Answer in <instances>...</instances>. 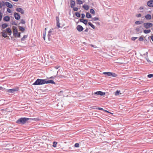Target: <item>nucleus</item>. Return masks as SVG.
<instances>
[{
    "mask_svg": "<svg viewBox=\"0 0 153 153\" xmlns=\"http://www.w3.org/2000/svg\"><path fill=\"white\" fill-rule=\"evenodd\" d=\"M29 120V119L28 118L21 117L16 120V123L19 124L23 125Z\"/></svg>",
    "mask_w": 153,
    "mask_h": 153,
    "instance_id": "1",
    "label": "nucleus"
},
{
    "mask_svg": "<svg viewBox=\"0 0 153 153\" xmlns=\"http://www.w3.org/2000/svg\"><path fill=\"white\" fill-rule=\"evenodd\" d=\"M6 32L8 33V34L9 36H10L12 33V31L11 29L10 28H8L6 30H4L1 33L2 34V36L3 37L6 38L7 37V35L6 33Z\"/></svg>",
    "mask_w": 153,
    "mask_h": 153,
    "instance_id": "2",
    "label": "nucleus"
},
{
    "mask_svg": "<svg viewBox=\"0 0 153 153\" xmlns=\"http://www.w3.org/2000/svg\"><path fill=\"white\" fill-rule=\"evenodd\" d=\"M45 79H38L33 84L34 85H39L45 84Z\"/></svg>",
    "mask_w": 153,
    "mask_h": 153,
    "instance_id": "3",
    "label": "nucleus"
},
{
    "mask_svg": "<svg viewBox=\"0 0 153 153\" xmlns=\"http://www.w3.org/2000/svg\"><path fill=\"white\" fill-rule=\"evenodd\" d=\"M153 25L152 23L150 22L144 23L143 24L144 27L146 29H149L152 27Z\"/></svg>",
    "mask_w": 153,
    "mask_h": 153,
    "instance_id": "4",
    "label": "nucleus"
},
{
    "mask_svg": "<svg viewBox=\"0 0 153 153\" xmlns=\"http://www.w3.org/2000/svg\"><path fill=\"white\" fill-rule=\"evenodd\" d=\"M7 92L10 93H13L15 92L18 91L19 90V88L18 87L16 88H15L9 89L7 90Z\"/></svg>",
    "mask_w": 153,
    "mask_h": 153,
    "instance_id": "5",
    "label": "nucleus"
},
{
    "mask_svg": "<svg viewBox=\"0 0 153 153\" xmlns=\"http://www.w3.org/2000/svg\"><path fill=\"white\" fill-rule=\"evenodd\" d=\"M4 5L6 6L7 7L12 8L13 7V5L9 2L6 1L4 2Z\"/></svg>",
    "mask_w": 153,
    "mask_h": 153,
    "instance_id": "6",
    "label": "nucleus"
},
{
    "mask_svg": "<svg viewBox=\"0 0 153 153\" xmlns=\"http://www.w3.org/2000/svg\"><path fill=\"white\" fill-rule=\"evenodd\" d=\"M56 26L57 27V28L58 29L60 27V24L59 22V17L56 16Z\"/></svg>",
    "mask_w": 153,
    "mask_h": 153,
    "instance_id": "7",
    "label": "nucleus"
},
{
    "mask_svg": "<svg viewBox=\"0 0 153 153\" xmlns=\"http://www.w3.org/2000/svg\"><path fill=\"white\" fill-rule=\"evenodd\" d=\"M17 12H20L21 13L23 14L24 13V10L22 8L18 7L16 9Z\"/></svg>",
    "mask_w": 153,
    "mask_h": 153,
    "instance_id": "8",
    "label": "nucleus"
},
{
    "mask_svg": "<svg viewBox=\"0 0 153 153\" xmlns=\"http://www.w3.org/2000/svg\"><path fill=\"white\" fill-rule=\"evenodd\" d=\"M76 29L79 32H81L83 30V28L81 25H78L76 27Z\"/></svg>",
    "mask_w": 153,
    "mask_h": 153,
    "instance_id": "9",
    "label": "nucleus"
},
{
    "mask_svg": "<svg viewBox=\"0 0 153 153\" xmlns=\"http://www.w3.org/2000/svg\"><path fill=\"white\" fill-rule=\"evenodd\" d=\"M94 94L103 96L105 95V93L101 91H97L94 93Z\"/></svg>",
    "mask_w": 153,
    "mask_h": 153,
    "instance_id": "10",
    "label": "nucleus"
},
{
    "mask_svg": "<svg viewBox=\"0 0 153 153\" xmlns=\"http://www.w3.org/2000/svg\"><path fill=\"white\" fill-rule=\"evenodd\" d=\"M14 15V17L16 19L18 20L20 19V16L19 13H15Z\"/></svg>",
    "mask_w": 153,
    "mask_h": 153,
    "instance_id": "11",
    "label": "nucleus"
},
{
    "mask_svg": "<svg viewBox=\"0 0 153 153\" xmlns=\"http://www.w3.org/2000/svg\"><path fill=\"white\" fill-rule=\"evenodd\" d=\"M147 4L149 7H153V0H152L148 1L147 3Z\"/></svg>",
    "mask_w": 153,
    "mask_h": 153,
    "instance_id": "12",
    "label": "nucleus"
},
{
    "mask_svg": "<svg viewBox=\"0 0 153 153\" xmlns=\"http://www.w3.org/2000/svg\"><path fill=\"white\" fill-rule=\"evenodd\" d=\"M71 8H73L74 7L75 5V2L73 0H71Z\"/></svg>",
    "mask_w": 153,
    "mask_h": 153,
    "instance_id": "13",
    "label": "nucleus"
},
{
    "mask_svg": "<svg viewBox=\"0 0 153 153\" xmlns=\"http://www.w3.org/2000/svg\"><path fill=\"white\" fill-rule=\"evenodd\" d=\"M13 35L16 37L17 36V34H18V30L16 28L14 29L13 31Z\"/></svg>",
    "mask_w": 153,
    "mask_h": 153,
    "instance_id": "14",
    "label": "nucleus"
},
{
    "mask_svg": "<svg viewBox=\"0 0 153 153\" xmlns=\"http://www.w3.org/2000/svg\"><path fill=\"white\" fill-rule=\"evenodd\" d=\"M45 84L48 83H52L55 84V82L52 80H50L48 81H46L45 80Z\"/></svg>",
    "mask_w": 153,
    "mask_h": 153,
    "instance_id": "15",
    "label": "nucleus"
},
{
    "mask_svg": "<svg viewBox=\"0 0 153 153\" xmlns=\"http://www.w3.org/2000/svg\"><path fill=\"white\" fill-rule=\"evenodd\" d=\"M145 18L147 20H150L152 19V16L150 14H146L145 15Z\"/></svg>",
    "mask_w": 153,
    "mask_h": 153,
    "instance_id": "16",
    "label": "nucleus"
},
{
    "mask_svg": "<svg viewBox=\"0 0 153 153\" xmlns=\"http://www.w3.org/2000/svg\"><path fill=\"white\" fill-rule=\"evenodd\" d=\"M10 20V18L9 16H5L3 18L4 21L5 22H8Z\"/></svg>",
    "mask_w": 153,
    "mask_h": 153,
    "instance_id": "17",
    "label": "nucleus"
},
{
    "mask_svg": "<svg viewBox=\"0 0 153 153\" xmlns=\"http://www.w3.org/2000/svg\"><path fill=\"white\" fill-rule=\"evenodd\" d=\"M29 120H33L34 121H37L39 120V119L38 118H29Z\"/></svg>",
    "mask_w": 153,
    "mask_h": 153,
    "instance_id": "18",
    "label": "nucleus"
},
{
    "mask_svg": "<svg viewBox=\"0 0 153 153\" xmlns=\"http://www.w3.org/2000/svg\"><path fill=\"white\" fill-rule=\"evenodd\" d=\"M8 26V25L6 23L3 24L1 25V28L3 29H4L7 27Z\"/></svg>",
    "mask_w": 153,
    "mask_h": 153,
    "instance_id": "19",
    "label": "nucleus"
},
{
    "mask_svg": "<svg viewBox=\"0 0 153 153\" xmlns=\"http://www.w3.org/2000/svg\"><path fill=\"white\" fill-rule=\"evenodd\" d=\"M143 23V22L142 21H137L135 22V24L137 25H139L142 24Z\"/></svg>",
    "mask_w": 153,
    "mask_h": 153,
    "instance_id": "20",
    "label": "nucleus"
},
{
    "mask_svg": "<svg viewBox=\"0 0 153 153\" xmlns=\"http://www.w3.org/2000/svg\"><path fill=\"white\" fill-rule=\"evenodd\" d=\"M86 17L88 18H91V16L88 12H87L86 13Z\"/></svg>",
    "mask_w": 153,
    "mask_h": 153,
    "instance_id": "21",
    "label": "nucleus"
},
{
    "mask_svg": "<svg viewBox=\"0 0 153 153\" xmlns=\"http://www.w3.org/2000/svg\"><path fill=\"white\" fill-rule=\"evenodd\" d=\"M19 28L20 30L22 32H24L25 30V28L19 26Z\"/></svg>",
    "mask_w": 153,
    "mask_h": 153,
    "instance_id": "22",
    "label": "nucleus"
},
{
    "mask_svg": "<svg viewBox=\"0 0 153 153\" xmlns=\"http://www.w3.org/2000/svg\"><path fill=\"white\" fill-rule=\"evenodd\" d=\"M151 31L150 30H143V32L146 34L149 33L151 32Z\"/></svg>",
    "mask_w": 153,
    "mask_h": 153,
    "instance_id": "23",
    "label": "nucleus"
},
{
    "mask_svg": "<svg viewBox=\"0 0 153 153\" xmlns=\"http://www.w3.org/2000/svg\"><path fill=\"white\" fill-rule=\"evenodd\" d=\"M88 25H90L92 28L94 29L95 28V26L92 24L91 22H88Z\"/></svg>",
    "mask_w": 153,
    "mask_h": 153,
    "instance_id": "24",
    "label": "nucleus"
},
{
    "mask_svg": "<svg viewBox=\"0 0 153 153\" xmlns=\"http://www.w3.org/2000/svg\"><path fill=\"white\" fill-rule=\"evenodd\" d=\"M83 7L85 10H88L89 9V7L87 5H84Z\"/></svg>",
    "mask_w": 153,
    "mask_h": 153,
    "instance_id": "25",
    "label": "nucleus"
},
{
    "mask_svg": "<svg viewBox=\"0 0 153 153\" xmlns=\"http://www.w3.org/2000/svg\"><path fill=\"white\" fill-rule=\"evenodd\" d=\"M76 3L77 4H81L83 3L82 1L80 0H76Z\"/></svg>",
    "mask_w": 153,
    "mask_h": 153,
    "instance_id": "26",
    "label": "nucleus"
},
{
    "mask_svg": "<svg viewBox=\"0 0 153 153\" xmlns=\"http://www.w3.org/2000/svg\"><path fill=\"white\" fill-rule=\"evenodd\" d=\"M57 77H59V78H65V76L64 75H58L57 74Z\"/></svg>",
    "mask_w": 153,
    "mask_h": 153,
    "instance_id": "27",
    "label": "nucleus"
},
{
    "mask_svg": "<svg viewBox=\"0 0 153 153\" xmlns=\"http://www.w3.org/2000/svg\"><path fill=\"white\" fill-rule=\"evenodd\" d=\"M75 15L78 17H80V13L78 12L75 13Z\"/></svg>",
    "mask_w": 153,
    "mask_h": 153,
    "instance_id": "28",
    "label": "nucleus"
},
{
    "mask_svg": "<svg viewBox=\"0 0 153 153\" xmlns=\"http://www.w3.org/2000/svg\"><path fill=\"white\" fill-rule=\"evenodd\" d=\"M27 37V35H25L21 39V40L22 41H24L25 39Z\"/></svg>",
    "mask_w": 153,
    "mask_h": 153,
    "instance_id": "29",
    "label": "nucleus"
},
{
    "mask_svg": "<svg viewBox=\"0 0 153 153\" xmlns=\"http://www.w3.org/2000/svg\"><path fill=\"white\" fill-rule=\"evenodd\" d=\"M3 3L0 2V8H2L3 6H4V1H2Z\"/></svg>",
    "mask_w": 153,
    "mask_h": 153,
    "instance_id": "30",
    "label": "nucleus"
},
{
    "mask_svg": "<svg viewBox=\"0 0 153 153\" xmlns=\"http://www.w3.org/2000/svg\"><path fill=\"white\" fill-rule=\"evenodd\" d=\"M111 76H112L114 77H116L117 76V75L115 73L111 72Z\"/></svg>",
    "mask_w": 153,
    "mask_h": 153,
    "instance_id": "31",
    "label": "nucleus"
},
{
    "mask_svg": "<svg viewBox=\"0 0 153 153\" xmlns=\"http://www.w3.org/2000/svg\"><path fill=\"white\" fill-rule=\"evenodd\" d=\"M82 23H83L84 24L86 25L87 24L88 21L86 19H84Z\"/></svg>",
    "mask_w": 153,
    "mask_h": 153,
    "instance_id": "32",
    "label": "nucleus"
},
{
    "mask_svg": "<svg viewBox=\"0 0 153 153\" xmlns=\"http://www.w3.org/2000/svg\"><path fill=\"white\" fill-rule=\"evenodd\" d=\"M92 21L93 20V21H97V20H99L98 18L97 17L92 18Z\"/></svg>",
    "mask_w": 153,
    "mask_h": 153,
    "instance_id": "33",
    "label": "nucleus"
},
{
    "mask_svg": "<svg viewBox=\"0 0 153 153\" xmlns=\"http://www.w3.org/2000/svg\"><path fill=\"white\" fill-rule=\"evenodd\" d=\"M120 91H119L118 90H117L115 92V96H117L119 94L120 92Z\"/></svg>",
    "mask_w": 153,
    "mask_h": 153,
    "instance_id": "34",
    "label": "nucleus"
},
{
    "mask_svg": "<svg viewBox=\"0 0 153 153\" xmlns=\"http://www.w3.org/2000/svg\"><path fill=\"white\" fill-rule=\"evenodd\" d=\"M90 12L92 14H94L95 13L94 10L92 9H91L90 10Z\"/></svg>",
    "mask_w": 153,
    "mask_h": 153,
    "instance_id": "35",
    "label": "nucleus"
},
{
    "mask_svg": "<svg viewBox=\"0 0 153 153\" xmlns=\"http://www.w3.org/2000/svg\"><path fill=\"white\" fill-rule=\"evenodd\" d=\"M57 144V143L56 142H54L53 143V146L54 147H55L56 146V145Z\"/></svg>",
    "mask_w": 153,
    "mask_h": 153,
    "instance_id": "36",
    "label": "nucleus"
},
{
    "mask_svg": "<svg viewBox=\"0 0 153 153\" xmlns=\"http://www.w3.org/2000/svg\"><path fill=\"white\" fill-rule=\"evenodd\" d=\"M20 23H21V24H24L25 23V21L24 20H23V19H22L21 20V22H20Z\"/></svg>",
    "mask_w": 153,
    "mask_h": 153,
    "instance_id": "37",
    "label": "nucleus"
},
{
    "mask_svg": "<svg viewBox=\"0 0 153 153\" xmlns=\"http://www.w3.org/2000/svg\"><path fill=\"white\" fill-rule=\"evenodd\" d=\"M149 78H151L153 77V74H148L147 76Z\"/></svg>",
    "mask_w": 153,
    "mask_h": 153,
    "instance_id": "38",
    "label": "nucleus"
},
{
    "mask_svg": "<svg viewBox=\"0 0 153 153\" xmlns=\"http://www.w3.org/2000/svg\"><path fill=\"white\" fill-rule=\"evenodd\" d=\"M144 39L143 38L142 36H140L139 37V40L140 41H142Z\"/></svg>",
    "mask_w": 153,
    "mask_h": 153,
    "instance_id": "39",
    "label": "nucleus"
},
{
    "mask_svg": "<svg viewBox=\"0 0 153 153\" xmlns=\"http://www.w3.org/2000/svg\"><path fill=\"white\" fill-rule=\"evenodd\" d=\"M73 8V10H74V11H77L78 10V8L76 7H74Z\"/></svg>",
    "mask_w": 153,
    "mask_h": 153,
    "instance_id": "40",
    "label": "nucleus"
},
{
    "mask_svg": "<svg viewBox=\"0 0 153 153\" xmlns=\"http://www.w3.org/2000/svg\"><path fill=\"white\" fill-rule=\"evenodd\" d=\"M141 27L140 26L139 27H137L135 29V30L137 32H138L140 31V28Z\"/></svg>",
    "mask_w": 153,
    "mask_h": 153,
    "instance_id": "41",
    "label": "nucleus"
},
{
    "mask_svg": "<svg viewBox=\"0 0 153 153\" xmlns=\"http://www.w3.org/2000/svg\"><path fill=\"white\" fill-rule=\"evenodd\" d=\"M138 37H132L131 38V39L132 41H135L136 39H137Z\"/></svg>",
    "mask_w": 153,
    "mask_h": 153,
    "instance_id": "42",
    "label": "nucleus"
},
{
    "mask_svg": "<svg viewBox=\"0 0 153 153\" xmlns=\"http://www.w3.org/2000/svg\"><path fill=\"white\" fill-rule=\"evenodd\" d=\"M74 146L76 147H79V144L78 143H76L75 144Z\"/></svg>",
    "mask_w": 153,
    "mask_h": 153,
    "instance_id": "43",
    "label": "nucleus"
},
{
    "mask_svg": "<svg viewBox=\"0 0 153 153\" xmlns=\"http://www.w3.org/2000/svg\"><path fill=\"white\" fill-rule=\"evenodd\" d=\"M2 13L1 12H0V21H1L2 18Z\"/></svg>",
    "mask_w": 153,
    "mask_h": 153,
    "instance_id": "44",
    "label": "nucleus"
},
{
    "mask_svg": "<svg viewBox=\"0 0 153 153\" xmlns=\"http://www.w3.org/2000/svg\"><path fill=\"white\" fill-rule=\"evenodd\" d=\"M7 11L9 13H10L12 12L11 10L9 8H7Z\"/></svg>",
    "mask_w": 153,
    "mask_h": 153,
    "instance_id": "45",
    "label": "nucleus"
},
{
    "mask_svg": "<svg viewBox=\"0 0 153 153\" xmlns=\"http://www.w3.org/2000/svg\"><path fill=\"white\" fill-rule=\"evenodd\" d=\"M60 66H59V65H57L55 67H54V68L56 69H58L60 67Z\"/></svg>",
    "mask_w": 153,
    "mask_h": 153,
    "instance_id": "46",
    "label": "nucleus"
},
{
    "mask_svg": "<svg viewBox=\"0 0 153 153\" xmlns=\"http://www.w3.org/2000/svg\"><path fill=\"white\" fill-rule=\"evenodd\" d=\"M111 72H108L107 73V76H111Z\"/></svg>",
    "mask_w": 153,
    "mask_h": 153,
    "instance_id": "47",
    "label": "nucleus"
},
{
    "mask_svg": "<svg viewBox=\"0 0 153 153\" xmlns=\"http://www.w3.org/2000/svg\"><path fill=\"white\" fill-rule=\"evenodd\" d=\"M50 36H51V34H49V33H48V37L49 39V40L50 39H51Z\"/></svg>",
    "mask_w": 153,
    "mask_h": 153,
    "instance_id": "48",
    "label": "nucleus"
},
{
    "mask_svg": "<svg viewBox=\"0 0 153 153\" xmlns=\"http://www.w3.org/2000/svg\"><path fill=\"white\" fill-rule=\"evenodd\" d=\"M20 34L21 33H18V34H17L16 36H17L18 37H20L21 36Z\"/></svg>",
    "mask_w": 153,
    "mask_h": 153,
    "instance_id": "49",
    "label": "nucleus"
},
{
    "mask_svg": "<svg viewBox=\"0 0 153 153\" xmlns=\"http://www.w3.org/2000/svg\"><path fill=\"white\" fill-rule=\"evenodd\" d=\"M81 16V18L82 19H83L85 17V15L84 13L82 14Z\"/></svg>",
    "mask_w": 153,
    "mask_h": 153,
    "instance_id": "50",
    "label": "nucleus"
},
{
    "mask_svg": "<svg viewBox=\"0 0 153 153\" xmlns=\"http://www.w3.org/2000/svg\"><path fill=\"white\" fill-rule=\"evenodd\" d=\"M5 89V88H3V87L1 86L0 87V90H2L3 91Z\"/></svg>",
    "mask_w": 153,
    "mask_h": 153,
    "instance_id": "51",
    "label": "nucleus"
},
{
    "mask_svg": "<svg viewBox=\"0 0 153 153\" xmlns=\"http://www.w3.org/2000/svg\"><path fill=\"white\" fill-rule=\"evenodd\" d=\"M43 39L44 40H45V33H43Z\"/></svg>",
    "mask_w": 153,
    "mask_h": 153,
    "instance_id": "52",
    "label": "nucleus"
},
{
    "mask_svg": "<svg viewBox=\"0 0 153 153\" xmlns=\"http://www.w3.org/2000/svg\"><path fill=\"white\" fill-rule=\"evenodd\" d=\"M55 77H57V76H51L50 78H49L50 79H53Z\"/></svg>",
    "mask_w": 153,
    "mask_h": 153,
    "instance_id": "53",
    "label": "nucleus"
},
{
    "mask_svg": "<svg viewBox=\"0 0 153 153\" xmlns=\"http://www.w3.org/2000/svg\"><path fill=\"white\" fill-rule=\"evenodd\" d=\"M141 14L140 13L138 14H137V17H141Z\"/></svg>",
    "mask_w": 153,
    "mask_h": 153,
    "instance_id": "54",
    "label": "nucleus"
},
{
    "mask_svg": "<svg viewBox=\"0 0 153 153\" xmlns=\"http://www.w3.org/2000/svg\"><path fill=\"white\" fill-rule=\"evenodd\" d=\"M97 109L100 110H104V109H103V108H97Z\"/></svg>",
    "mask_w": 153,
    "mask_h": 153,
    "instance_id": "55",
    "label": "nucleus"
},
{
    "mask_svg": "<svg viewBox=\"0 0 153 153\" xmlns=\"http://www.w3.org/2000/svg\"><path fill=\"white\" fill-rule=\"evenodd\" d=\"M144 9V8L142 6H141L140 7V8H139V9L140 10H143V9Z\"/></svg>",
    "mask_w": 153,
    "mask_h": 153,
    "instance_id": "56",
    "label": "nucleus"
},
{
    "mask_svg": "<svg viewBox=\"0 0 153 153\" xmlns=\"http://www.w3.org/2000/svg\"><path fill=\"white\" fill-rule=\"evenodd\" d=\"M84 20V19H79V21L80 22H83V21Z\"/></svg>",
    "mask_w": 153,
    "mask_h": 153,
    "instance_id": "57",
    "label": "nucleus"
},
{
    "mask_svg": "<svg viewBox=\"0 0 153 153\" xmlns=\"http://www.w3.org/2000/svg\"><path fill=\"white\" fill-rule=\"evenodd\" d=\"M150 38L153 42V35L150 36Z\"/></svg>",
    "mask_w": 153,
    "mask_h": 153,
    "instance_id": "58",
    "label": "nucleus"
},
{
    "mask_svg": "<svg viewBox=\"0 0 153 153\" xmlns=\"http://www.w3.org/2000/svg\"><path fill=\"white\" fill-rule=\"evenodd\" d=\"M12 25H17V24L16 23V22H13V23H12Z\"/></svg>",
    "mask_w": 153,
    "mask_h": 153,
    "instance_id": "59",
    "label": "nucleus"
},
{
    "mask_svg": "<svg viewBox=\"0 0 153 153\" xmlns=\"http://www.w3.org/2000/svg\"><path fill=\"white\" fill-rule=\"evenodd\" d=\"M88 31V28H86V29L84 31L87 32Z\"/></svg>",
    "mask_w": 153,
    "mask_h": 153,
    "instance_id": "60",
    "label": "nucleus"
},
{
    "mask_svg": "<svg viewBox=\"0 0 153 153\" xmlns=\"http://www.w3.org/2000/svg\"><path fill=\"white\" fill-rule=\"evenodd\" d=\"M103 111L105 112H107V113H110V112L108 111H107L106 110H104Z\"/></svg>",
    "mask_w": 153,
    "mask_h": 153,
    "instance_id": "61",
    "label": "nucleus"
},
{
    "mask_svg": "<svg viewBox=\"0 0 153 153\" xmlns=\"http://www.w3.org/2000/svg\"><path fill=\"white\" fill-rule=\"evenodd\" d=\"M108 73V72H103V74H106L107 75V73Z\"/></svg>",
    "mask_w": 153,
    "mask_h": 153,
    "instance_id": "62",
    "label": "nucleus"
},
{
    "mask_svg": "<svg viewBox=\"0 0 153 153\" xmlns=\"http://www.w3.org/2000/svg\"><path fill=\"white\" fill-rule=\"evenodd\" d=\"M108 73V72H103V74H106L107 75V73Z\"/></svg>",
    "mask_w": 153,
    "mask_h": 153,
    "instance_id": "63",
    "label": "nucleus"
},
{
    "mask_svg": "<svg viewBox=\"0 0 153 153\" xmlns=\"http://www.w3.org/2000/svg\"><path fill=\"white\" fill-rule=\"evenodd\" d=\"M52 31H51V30H49V31H48V33H49V34H50V33L52 32Z\"/></svg>",
    "mask_w": 153,
    "mask_h": 153,
    "instance_id": "64",
    "label": "nucleus"
}]
</instances>
